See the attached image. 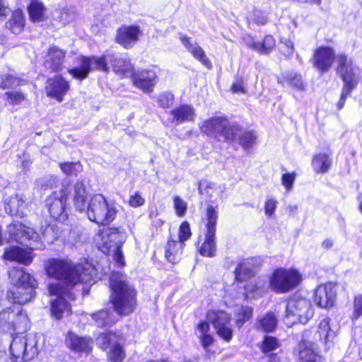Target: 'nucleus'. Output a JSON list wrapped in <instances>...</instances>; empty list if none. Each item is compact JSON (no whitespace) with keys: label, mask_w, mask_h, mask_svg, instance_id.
Instances as JSON below:
<instances>
[{"label":"nucleus","mask_w":362,"mask_h":362,"mask_svg":"<svg viewBox=\"0 0 362 362\" xmlns=\"http://www.w3.org/2000/svg\"><path fill=\"white\" fill-rule=\"evenodd\" d=\"M186 244L177 241L172 235H169L164 245V257L173 264H178L183 257L184 249Z\"/></svg>","instance_id":"a878e982"},{"label":"nucleus","mask_w":362,"mask_h":362,"mask_svg":"<svg viewBox=\"0 0 362 362\" xmlns=\"http://www.w3.org/2000/svg\"><path fill=\"white\" fill-rule=\"evenodd\" d=\"M335 337L330 327V318L325 317L316 329L305 330L298 344V356L300 362H322V357L316 349L318 343H322L328 349V344Z\"/></svg>","instance_id":"20e7f679"},{"label":"nucleus","mask_w":362,"mask_h":362,"mask_svg":"<svg viewBox=\"0 0 362 362\" xmlns=\"http://www.w3.org/2000/svg\"><path fill=\"white\" fill-rule=\"evenodd\" d=\"M9 238L17 243L28 241L32 249H43L45 245L39 233L21 221H13L8 227Z\"/></svg>","instance_id":"4468645a"},{"label":"nucleus","mask_w":362,"mask_h":362,"mask_svg":"<svg viewBox=\"0 0 362 362\" xmlns=\"http://www.w3.org/2000/svg\"><path fill=\"white\" fill-rule=\"evenodd\" d=\"M337 65L335 71L343 81L340 98L337 103V110H341L345 105L346 98L356 89L359 83V76L354 68V61L345 53L336 55Z\"/></svg>","instance_id":"0eeeda50"},{"label":"nucleus","mask_w":362,"mask_h":362,"mask_svg":"<svg viewBox=\"0 0 362 362\" xmlns=\"http://www.w3.org/2000/svg\"><path fill=\"white\" fill-rule=\"evenodd\" d=\"M279 52L281 56L285 58L290 57L294 52V46L291 41L285 40L281 41V45L279 48Z\"/></svg>","instance_id":"6e6d98bb"},{"label":"nucleus","mask_w":362,"mask_h":362,"mask_svg":"<svg viewBox=\"0 0 362 362\" xmlns=\"http://www.w3.org/2000/svg\"><path fill=\"white\" fill-rule=\"evenodd\" d=\"M180 40L195 59L199 61L207 69H212L213 64L202 47L197 44L192 45L191 43V38L187 35H182L180 37Z\"/></svg>","instance_id":"bb28decb"},{"label":"nucleus","mask_w":362,"mask_h":362,"mask_svg":"<svg viewBox=\"0 0 362 362\" xmlns=\"http://www.w3.org/2000/svg\"><path fill=\"white\" fill-rule=\"evenodd\" d=\"M132 84L144 93H150L153 91L157 81V74L155 71L142 69L133 71L130 76Z\"/></svg>","instance_id":"412c9836"},{"label":"nucleus","mask_w":362,"mask_h":362,"mask_svg":"<svg viewBox=\"0 0 362 362\" xmlns=\"http://www.w3.org/2000/svg\"><path fill=\"white\" fill-rule=\"evenodd\" d=\"M280 347V343L278 339L273 336L266 335L263 337L259 345L260 351L264 354H268L273 352Z\"/></svg>","instance_id":"37998d69"},{"label":"nucleus","mask_w":362,"mask_h":362,"mask_svg":"<svg viewBox=\"0 0 362 362\" xmlns=\"http://www.w3.org/2000/svg\"><path fill=\"white\" fill-rule=\"evenodd\" d=\"M332 161L327 153L320 152L315 153L311 159V165L315 173L325 174L332 167Z\"/></svg>","instance_id":"c9c22d12"},{"label":"nucleus","mask_w":362,"mask_h":362,"mask_svg":"<svg viewBox=\"0 0 362 362\" xmlns=\"http://www.w3.org/2000/svg\"><path fill=\"white\" fill-rule=\"evenodd\" d=\"M74 289L66 288L59 284H49L48 291L56 298L50 303L51 315L56 320H61L64 315L72 313L70 301L76 300Z\"/></svg>","instance_id":"9d476101"},{"label":"nucleus","mask_w":362,"mask_h":362,"mask_svg":"<svg viewBox=\"0 0 362 362\" xmlns=\"http://www.w3.org/2000/svg\"><path fill=\"white\" fill-rule=\"evenodd\" d=\"M73 203L76 210L83 212L87 206L88 194L85 181L78 180L73 185Z\"/></svg>","instance_id":"cd10ccee"},{"label":"nucleus","mask_w":362,"mask_h":362,"mask_svg":"<svg viewBox=\"0 0 362 362\" xmlns=\"http://www.w3.org/2000/svg\"><path fill=\"white\" fill-rule=\"evenodd\" d=\"M248 47L259 54H269L276 48V41L272 34H266L261 41L252 40Z\"/></svg>","instance_id":"473e14b6"},{"label":"nucleus","mask_w":362,"mask_h":362,"mask_svg":"<svg viewBox=\"0 0 362 362\" xmlns=\"http://www.w3.org/2000/svg\"><path fill=\"white\" fill-rule=\"evenodd\" d=\"M4 210L10 216H16L18 214L17 197H8L4 202Z\"/></svg>","instance_id":"5fc2aeb1"},{"label":"nucleus","mask_w":362,"mask_h":362,"mask_svg":"<svg viewBox=\"0 0 362 362\" xmlns=\"http://www.w3.org/2000/svg\"><path fill=\"white\" fill-rule=\"evenodd\" d=\"M25 22V17L23 10L18 8L11 11V14L5 23L4 26L12 34L19 35L24 30Z\"/></svg>","instance_id":"c756f323"},{"label":"nucleus","mask_w":362,"mask_h":362,"mask_svg":"<svg viewBox=\"0 0 362 362\" xmlns=\"http://www.w3.org/2000/svg\"><path fill=\"white\" fill-rule=\"evenodd\" d=\"M268 357L267 362H280V357L277 355V354L270 352L268 354H265Z\"/></svg>","instance_id":"338daca9"},{"label":"nucleus","mask_w":362,"mask_h":362,"mask_svg":"<svg viewBox=\"0 0 362 362\" xmlns=\"http://www.w3.org/2000/svg\"><path fill=\"white\" fill-rule=\"evenodd\" d=\"M336 52L330 46L321 45L316 47L313 54V66L321 74L328 72L335 62Z\"/></svg>","instance_id":"dca6fc26"},{"label":"nucleus","mask_w":362,"mask_h":362,"mask_svg":"<svg viewBox=\"0 0 362 362\" xmlns=\"http://www.w3.org/2000/svg\"><path fill=\"white\" fill-rule=\"evenodd\" d=\"M78 66L68 69L67 72L71 77L78 81L87 78L92 71L109 73L110 67L105 54L99 56L79 55L77 58Z\"/></svg>","instance_id":"9b49d317"},{"label":"nucleus","mask_w":362,"mask_h":362,"mask_svg":"<svg viewBox=\"0 0 362 362\" xmlns=\"http://www.w3.org/2000/svg\"><path fill=\"white\" fill-rule=\"evenodd\" d=\"M110 62L112 71L120 79L130 78L135 69L134 65L128 57L112 54L110 55Z\"/></svg>","instance_id":"b1692460"},{"label":"nucleus","mask_w":362,"mask_h":362,"mask_svg":"<svg viewBox=\"0 0 362 362\" xmlns=\"http://www.w3.org/2000/svg\"><path fill=\"white\" fill-rule=\"evenodd\" d=\"M253 315V309L249 305H241L235 313V326L240 329L247 322H248Z\"/></svg>","instance_id":"a19ab883"},{"label":"nucleus","mask_w":362,"mask_h":362,"mask_svg":"<svg viewBox=\"0 0 362 362\" xmlns=\"http://www.w3.org/2000/svg\"><path fill=\"white\" fill-rule=\"evenodd\" d=\"M296 177V173L295 172L284 173L281 175V184L287 190H291L293 188Z\"/></svg>","instance_id":"13d9d810"},{"label":"nucleus","mask_w":362,"mask_h":362,"mask_svg":"<svg viewBox=\"0 0 362 362\" xmlns=\"http://www.w3.org/2000/svg\"><path fill=\"white\" fill-rule=\"evenodd\" d=\"M92 320L100 328L111 327L117 322L112 313L107 308L99 310L90 314Z\"/></svg>","instance_id":"4c0bfd02"},{"label":"nucleus","mask_w":362,"mask_h":362,"mask_svg":"<svg viewBox=\"0 0 362 362\" xmlns=\"http://www.w3.org/2000/svg\"><path fill=\"white\" fill-rule=\"evenodd\" d=\"M93 339L90 337H81L69 331L65 337V344L71 351L76 354H90L93 350Z\"/></svg>","instance_id":"4be33fe9"},{"label":"nucleus","mask_w":362,"mask_h":362,"mask_svg":"<svg viewBox=\"0 0 362 362\" xmlns=\"http://www.w3.org/2000/svg\"><path fill=\"white\" fill-rule=\"evenodd\" d=\"M146 362H171V361L168 358H160V359H157V360L150 359V360L147 361Z\"/></svg>","instance_id":"774afa93"},{"label":"nucleus","mask_w":362,"mask_h":362,"mask_svg":"<svg viewBox=\"0 0 362 362\" xmlns=\"http://www.w3.org/2000/svg\"><path fill=\"white\" fill-rule=\"evenodd\" d=\"M321 245L325 250H328L333 247L334 241L331 238H326L322 242Z\"/></svg>","instance_id":"69168bd1"},{"label":"nucleus","mask_w":362,"mask_h":362,"mask_svg":"<svg viewBox=\"0 0 362 362\" xmlns=\"http://www.w3.org/2000/svg\"><path fill=\"white\" fill-rule=\"evenodd\" d=\"M263 286H259L257 282H247L243 286L245 291V298H247L249 296L255 297V296H262L264 290Z\"/></svg>","instance_id":"09e8293b"},{"label":"nucleus","mask_w":362,"mask_h":362,"mask_svg":"<svg viewBox=\"0 0 362 362\" xmlns=\"http://www.w3.org/2000/svg\"><path fill=\"white\" fill-rule=\"evenodd\" d=\"M295 307L296 308V310L295 311L294 315L300 317L301 316V312L300 309H298V307H302L303 305L305 308H308V303L305 300H297L295 302Z\"/></svg>","instance_id":"e2e57ef3"},{"label":"nucleus","mask_w":362,"mask_h":362,"mask_svg":"<svg viewBox=\"0 0 362 362\" xmlns=\"http://www.w3.org/2000/svg\"><path fill=\"white\" fill-rule=\"evenodd\" d=\"M70 82L62 74H56L47 79L44 87L47 97L61 103L70 90Z\"/></svg>","instance_id":"f3484780"},{"label":"nucleus","mask_w":362,"mask_h":362,"mask_svg":"<svg viewBox=\"0 0 362 362\" xmlns=\"http://www.w3.org/2000/svg\"><path fill=\"white\" fill-rule=\"evenodd\" d=\"M142 30L138 25H122L116 30L115 41L125 49H132L139 40Z\"/></svg>","instance_id":"6ab92c4d"},{"label":"nucleus","mask_w":362,"mask_h":362,"mask_svg":"<svg viewBox=\"0 0 362 362\" xmlns=\"http://www.w3.org/2000/svg\"><path fill=\"white\" fill-rule=\"evenodd\" d=\"M85 211L88 219L98 226H109L118 213L116 204L108 202L104 195L96 194L87 203Z\"/></svg>","instance_id":"6e6552de"},{"label":"nucleus","mask_w":362,"mask_h":362,"mask_svg":"<svg viewBox=\"0 0 362 362\" xmlns=\"http://www.w3.org/2000/svg\"><path fill=\"white\" fill-rule=\"evenodd\" d=\"M276 317L272 313L268 312L257 320L256 329L265 333H271L276 329Z\"/></svg>","instance_id":"58836bf2"},{"label":"nucleus","mask_w":362,"mask_h":362,"mask_svg":"<svg viewBox=\"0 0 362 362\" xmlns=\"http://www.w3.org/2000/svg\"><path fill=\"white\" fill-rule=\"evenodd\" d=\"M337 298L336 285L332 282H326L315 288L313 301L319 308L328 310L335 305Z\"/></svg>","instance_id":"a211bd4d"},{"label":"nucleus","mask_w":362,"mask_h":362,"mask_svg":"<svg viewBox=\"0 0 362 362\" xmlns=\"http://www.w3.org/2000/svg\"><path fill=\"white\" fill-rule=\"evenodd\" d=\"M44 269L48 276L62 281L56 284L66 288L74 289L78 284H91L95 281L93 267L64 259L49 258L45 262Z\"/></svg>","instance_id":"f03ea898"},{"label":"nucleus","mask_w":362,"mask_h":362,"mask_svg":"<svg viewBox=\"0 0 362 362\" xmlns=\"http://www.w3.org/2000/svg\"><path fill=\"white\" fill-rule=\"evenodd\" d=\"M113 259L119 267H124L126 265L124 256L122 252V244L116 245L115 252L113 253Z\"/></svg>","instance_id":"bf43d9fd"},{"label":"nucleus","mask_w":362,"mask_h":362,"mask_svg":"<svg viewBox=\"0 0 362 362\" xmlns=\"http://www.w3.org/2000/svg\"><path fill=\"white\" fill-rule=\"evenodd\" d=\"M276 201L274 199H268L264 203V212L268 217H271L276 208Z\"/></svg>","instance_id":"680f3d73"},{"label":"nucleus","mask_w":362,"mask_h":362,"mask_svg":"<svg viewBox=\"0 0 362 362\" xmlns=\"http://www.w3.org/2000/svg\"><path fill=\"white\" fill-rule=\"evenodd\" d=\"M59 166L60 170L68 176H76L78 173L82 169V165L80 161L62 162L59 164Z\"/></svg>","instance_id":"49530a36"},{"label":"nucleus","mask_w":362,"mask_h":362,"mask_svg":"<svg viewBox=\"0 0 362 362\" xmlns=\"http://www.w3.org/2000/svg\"><path fill=\"white\" fill-rule=\"evenodd\" d=\"M110 295L108 303L113 310L121 317L129 316L136 309L138 292L124 275L112 272L109 277Z\"/></svg>","instance_id":"7ed1b4c3"},{"label":"nucleus","mask_w":362,"mask_h":362,"mask_svg":"<svg viewBox=\"0 0 362 362\" xmlns=\"http://www.w3.org/2000/svg\"><path fill=\"white\" fill-rule=\"evenodd\" d=\"M362 316V293L355 295L353 298V310L351 319L353 321L357 320Z\"/></svg>","instance_id":"8fccbe9b"},{"label":"nucleus","mask_w":362,"mask_h":362,"mask_svg":"<svg viewBox=\"0 0 362 362\" xmlns=\"http://www.w3.org/2000/svg\"><path fill=\"white\" fill-rule=\"evenodd\" d=\"M174 95L168 92H164L160 94L157 98V103L163 109H167L171 107L174 103Z\"/></svg>","instance_id":"603ef678"},{"label":"nucleus","mask_w":362,"mask_h":362,"mask_svg":"<svg viewBox=\"0 0 362 362\" xmlns=\"http://www.w3.org/2000/svg\"><path fill=\"white\" fill-rule=\"evenodd\" d=\"M30 320L23 308L15 310L8 307L0 312V327L6 332H25L29 328Z\"/></svg>","instance_id":"f8f14e48"},{"label":"nucleus","mask_w":362,"mask_h":362,"mask_svg":"<svg viewBox=\"0 0 362 362\" xmlns=\"http://www.w3.org/2000/svg\"><path fill=\"white\" fill-rule=\"evenodd\" d=\"M303 281V275L295 267H276L269 276V287L276 294L289 293L297 288Z\"/></svg>","instance_id":"1a4fd4ad"},{"label":"nucleus","mask_w":362,"mask_h":362,"mask_svg":"<svg viewBox=\"0 0 362 362\" xmlns=\"http://www.w3.org/2000/svg\"><path fill=\"white\" fill-rule=\"evenodd\" d=\"M32 245L28 247H23L18 245H11L4 249L2 259L9 262H15L23 265L30 264L35 257L34 250Z\"/></svg>","instance_id":"aec40b11"},{"label":"nucleus","mask_w":362,"mask_h":362,"mask_svg":"<svg viewBox=\"0 0 362 362\" xmlns=\"http://www.w3.org/2000/svg\"><path fill=\"white\" fill-rule=\"evenodd\" d=\"M172 116L171 122L176 124L193 122L196 113L194 108L187 104H180L170 111Z\"/></svg>","instance_id":"c85d7f7f"},{"label":"nucleus","mask_w":362,"mask_h":362,"mask_svg":"<svg viewBox=\"0 0 362 362\" xmlns=\"http://www.w3.org/2000/svg\"><path fill=\"white\" fill-rule=\"evenodd\" d=\"M204 235L199 234L195 243L197 252L202 257H214L217 253L216 228L218 220V205L208 204L201 218Z\"/></svg>","instance_id":"423d86ee"},{"label":"nucleus","mask_w":362,"mask_h":362,"mask_svg":"<svg viewBox=\"0 0 362 362\" xmlns=\"http://www.w3.org/2000/svg\"><path fill=\"white\" fill-rule=\"evenodd\" d=\"M122 227H107L99 231V235L101 236L102 243L98 245V250L103 254L108 255L112 251L113 247V243L112 240H109V238L115 234H119L124 233Z\"/></svg>","instance_id":"f704fd0d"},{"label":"nucleus","mask_w":362,"mask_h":362,"mask_svg":"<svg viewBox=\"0 0 362 362\" xmlns=\"http://www.w3.org/2000/svg\"><path fill=\"white\" fill-rule=\"evenodd\" d=\"M145 203V199L142 197L140 192H136L130 195L128 199V204L134 208L141 206Z\"/></svg>","instance_id":"052dcab7"},{"label":"nucleus","mask_w":362,"mask_h":362,"mask_svg":"<svg viewBox=\"0 0 362 362\" xmlns=\"http://www.w3.org/2000/svg\"><path fill=\"white\" fill-rule=\"evenodd\" d=\"M268 21V18L266 13L257 8H254L247 16V22L250 24H255L257 25H264Z\"/></svg>","instance_id":"a18cd8bd"},{"label":"nucleus","mask_w":362,"mask_h":362,"mask_svg":"<svg viewBox=\"0 0 362 362\" xmlns=\"http://www.w3.org/2000/svg\"><path fill=\"white\" fill-rule=\"evenodd\" d=\"M208 320H200L196 328L201 332L199 337L202 348L209 351V347L213 345L215 339L210 333V324H211L216 334L223 341L229 343L233 338L234 331L231 325V316L223 310H209L206 313Z\"/></svg>","instance_id":"39448f33"},{"label":"nucleus","mask_w":362,"mask_h":362,"mask_svg":"<svg viewBox=\"0 0 362 362\" xmlns=\"http://www.w3.org/2000/svg\"><path fill=\"white\" fill-rule=\"evenodd\" d=\"M4 97L6 103L11 106L20 105L28 101L27 94L20 90L6 91Z\"/></svg>","instance_id":"79ce46f5"},{"label":"nucleus","mask_w":362,"mask_h":362,"mask_svg":"<svg viewBox=\"0 0 362 362\" xmlns=\"http://www.w3.org/2000/svg\"><path fill=\"white\" fill-rule=\"evenodd\" d=\"M46 8L39 0H30L27 6L30 21L33 23L43 22L47 19Z\"/></svg>","instance_id":"e433bc0d"},{"label":"nucleus","mask_w":362,"mask_h":362,"mask_svg":"<svg viewBox=\"0 0 362 362\" xmlns=\"http://www.w3.org/2000/svg\"><path fill=\"white\" fill-rule=\"evenodd\" d=\"M124 335L119 331L105 330L96 337L98 347L103 351L111 348L114 343L124 341Z\"/></svg>","instance_id":"7c9ffc66"},{"label":"nucleus","mask_w":362,"mask_h":362,"mask_svg":"<svg viewBox=\"0 0 362 362\" xmlns=\"http://www.w3.org/2000/svg\"><path fill=\"white\" fill-rule=\"evenodd\" d=\"M244 79L242 76L235 77V81L231 84L230 90L233 93L245 94L247 93L246 88L243 86Z\"/></svg>","instance_id":"4d7b16f0"},{"label":"nucleus","mask_w":362,"mask_h":362,"mask_svg":"<svg viewBox=\"0 0 362 362\" xmlns=\"http://www.w3.org/2000/svg\"><path fill=\"white\" fill-rule=\"evenodd\" d=\"M233 274L234 281L237 283H243L255 276V272L243 262L238 263Z\"/></svg>","instance_id":"ea45409f"},{"label":"nucleus","mask_w":362,"mask_h":362,"mask_svg":"<svg viewBox=\"0 0 362 362\" xmlns=\"http://www.w3.org/2000/svg\"><path fill=\"white\" fill-rule=\"evenodd\" d=\"M107 358L111 362H122L125 358V351L119 342L113 344L111 348L108 349Z\"/></svg>","instance_id":"c03bdc74"},{"label":"nucleus","mask_w":362,"mask_h":362,"mask_svg":"<svg viewBox=\"0 0 362 362\" xmlns=\"http://www.w3.org/2000/svg\"><path fill=\"white\" fill-rule=\"evenodd\" d=\"M18 333H11L13 339L9 347L11 359L12 362H28L38 355L37 344L29 346L24 337L16 336Z\"/></svg>","instance_id":"2eb2a0df"},{"label":"nucleus","mask_w":362,"mask_h":362,"mask_svg":"<svg viewBox=\"0 0 362 362\" xmlns=\"http://www.w3.org/2000/svg\"><path fill=\"white\" fill-rule=\"evenodd\" d=\"M8 276L12 286H35L31 275L22 268L11 267L8 272Z\"/></svg>","instance_id":"2f4dec72"},{"label":"nucleus","mask_w":362,"mask_h":362,"mask_svg":"<svg viewBox=\"0 0 362 362\" xmlns=\"http://www.w3.org/2000/svg\"><path fill=\"white\" fill-rule=\"evenodd\" d=\"M69 194V189L66 187H63L59 191H53L46 197L45 207L53 220L59 222H64L68 220L66 204Z\"/></svg>","instance_id":"ddd939ff"},{"label":"nucleus","mask_w":362,"mask_h":362,"mask_svg":"<svg viewBox=\"0 0 362 362\" xmlns=\"http://www.w3.org/2000/svg\"><path fill=\"white\" fill-rule=\"evenodd\" d=\"M19 81V78L11 74H5L1 77L0 88L3 90L12 88L19 85V83H17Z\"/></svg>","instance_id":"864d4df0"},{"label":"nucleus","mask_w":362,"mask_h":362,"mask_svg":"<svg viewBox=\"0 0 362 362\" xmlns=\"http://www.w3.org/2000/svg\"><path fill=\"white\" fill-rule=\"evenodd\" d=\"M35 294V286H13L6 291V298L11 304L22 306L32 300Z\"/></svg>","instance_id":"5701e85b"},{"label":"nucleus","mask_w":362,"mask_h":362,"mask_svg":"<svg viewBox=\"0 0 362 362\" xmlns=\"http://www.w3.org/2000/svg\"><path fill=\"white\" fill-rule=\"evenodd\" d=\"M192 236V232L189 223L187 221H182L178 227L177 239L176 240L185 244V243L189 240Z\"/></svg>","instance_id":"de8ad7c7"},{"label":"nucleus","mask_w":362,"mask_h":362,"mask_svg":"<svg viewBox=\"0 0 362 362\" xmlns=\"http://www.w3.org/2000/svg\"><path fill=\"white\" fill-rule=\"evenodd\" d=\"M66 52L56 45L48 47L44 64L52 73H59L64 68Z\"/></svg>","instance_id":"393cba45"},{"label":"nucleus","mask_w":362,"mask_h":362,"mask_svg":"<svg viewBox=\"0 0 362 362\" xmlns=\"http://www.w3.org/2000/svg\"><path fill=\"white\" fill-rule=\"evenodd\" d=\"M173 207L175 209V212L177 216L183 217L187 210V204L185 202L181 197L179 196H174L173 198Z\"/></svg>","instance_id":"3c124183"},{"label":"nucleus","mask_w":362,"mask_h":362,"mask_svg":"<svg viewBox=\"0 0 362 362\" xmlns=\"http://www.w3.org/2000/svg\"><path fill=\"white\" fill-rule=\"evenodd\" d=\"M277 82L281 86H288L298 91H304L306 89V83L301 74L298 72L284 73L277 78Z\"/></svg>","instance_id":"72a5a7b5"},{"label":"nucleus","mask_w":362,"mask_h":362,"mask_svg":"<svg viewBox=\"0 0 362 362\" xmlns=\"http://www.w3.org/2000/svg\"><path fill=\"white\" fill-rule=\"evenodd\" d=\"M8 13V7L4 5L3 0H0V18H5Z\"/></svg>","instance_id":"0e129e2a"},{"label":"nucleus","mask_w":362,"mask_h":362,"mask_svg":"<svg viewBox=\"0 0 362 362\" xmlns=\"http://www.w3.org/2000/svg\"><path fill=\"white\" fill-rule=\"evenodd\" d=\"M200 132L219 141L222 137L227 143L235 141L243 150L250 151L257 144V136L253 129H243L238 122L231 123L226 116H213L205 119L199 127Z\"/></svg>","instance_id":"f257e3e1"}]
</instances>
